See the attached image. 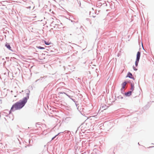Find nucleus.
<instances>
[{
    "label": "nucleus",
    "mask_w": 154,
    "mask_h": 154,
    "mask_svg": "<svg viewBox=\"0 0 154 154\" xmlns=\"http://www.w3.org/2000/svg\"><path fill=\"white\" fill-rule=\"evenodd\" d=\"M27 98L24 97L22 100H20V101L15 103L12 106L10 112L19 110L22 108L27 102Z\"/></svg>",
    "instance_id": "nucleus-1"
},
{
    "label": "nucleus",
    "mask_w": 154,
    "mask_h": 154,
    "mask_svg": "<svg viewBox=\"0 0 154 154\" xmlns=\"http://www.w3.org/2000/svg\"><path fill=\"white\" fill-rule=\"evenodd\" d=\"M140 55V53L139 51L137 52V59L135 61V65L137 66Z\"/></svg>",
    "instance_id": "nucleus-2"
},
{
    "label": "nucleus",
    "mask_w": 154,
    "mask_h": 154,
    "mask_svg": "<svg viewBox=\"0 0 154 154\" xmlns=\"http://www.w3.org/2000/svg\"><path fill=\"white\" fill-rule=\"evenodd\" d=\"M127 77H128L130 78H132L134 80V78L133 77L131 73L130 72H129L128 73L127 75Z\"/></svg>",
    "instance_id": "nucleus-3"
},
{
    "label": "nucleus",
    "mask_w": 154,
    "mask_h": 154,
    "mask_svg": "<svg viewBox=\"0 0 154 154\" xmlns=\"http://www.w3.org/2000/svg\"><path fill=\"white\" fill-rule=\"evenodd\" d=\"M126 82H123L122 84V89H123L125 88L126 85Z\"/></svg>",
    "instance_id": "nucleus-4"
},
{
    "label": "nucleus",
    "mask_w": 154,
    "mask_h": 154,
    "mask_svg": "<svg viewBox=\"0 0 154 154\" xmlns=\"http://www.w3.org/2000/svg\"><path fill=\"white\" fill-rule=\"evenodd\" d=\"M63 94V93L60 92L58 93L59 96H58L59 98H63V97L62 96V95Z\"/></svg>",
    "instance_id": "nucleus-5"
},
{
    "label": "nucleus",
    "mask_w": 154,
    "mask_h": 154,
    "mask_svg": "<svg viewBox=\"0 0 154 154\" xmlns=\"http://www.w3.org/2000/svg\"><path fill=\"white\" fill-rule=\"evenodd\" d=\"M44 41V42L45 44L47 45H49L51 44V42H49V41L46 42L45 41Z\"/></svg>",
    "instance_id": "nucleus-6"
},
{
    "label": "nucleus",
    "mask_w": 154,
    "mask_h": 154,
    "mask_svg": "<svg viewBox=\"0 0 154 154\" xmlns=\"http://www.w3.org/2000/svg\"><path fill=\"white\" fill-rule=\"evenodd\" d=\"M5 46L9 49H11V47L10 45L8 44H7L5 45Z\"/></svg>",
    "instance_id": "nucleus-7"
},
{
    "label": "nucleus",
    "mask_w": 154,
    "mask_h": 154,
    "mask_svg": "<svg viewBox=\"0 0 154 154\" xmlns=\"http://www.w3.org/2000/svg\"><path fill=\"white\" fill-rule=\"evenodd\" d=\"M131 91H130V92H127V93L125 94V95L126 96H129L131 95Z\"/></svg>",
    "instance_id": "nucleus-8"
},
{
    "label": "nucleus",
    "mask_w": 154,
    "mask_h": 154,
    "mask_svg": "<svg viewBox=\"0 0 154 154\" xmlns=\"http://www.w3.org/2000/svg\"><path fill=\"white\" fill-rule=\"evenodd\" d=\"M37 48H38L39 49H45V48L44 47H41V46L38 47H37Z\"/></svg>",
    "instance_id": "nucleus-9"
},
{
    "label": "nucleus",
    "mask_w": 154,
    "mask_h": 154,
    "mask_svg": "<svg viewBox=\"0 0 154 154\" xmlns=\"http://www.w3.org/2000/svg\"><path fill=\"white\" fill-rule=\"evenodd\" d=\"M134 86L133 85H131V90H132V91H133L134 90Z\"/></svg>",
    "instance_id": "nucleus-10"
},
{
    "label": "nucleus",
    "mask_w": 154,
    "mask_h": 154,
    "mask_svg": "<svg viewBox=\"0 0 154 154\" xmlns=\"http://www.w3.org/2000/svg\"><path fill=\"white\" fill-rule=\"evenodd\" d=\"M56 135V136H55V137H54L52 139V140H53L54 139V138L57 135Z\"/></svg>",
    "instance_id": "nucleus-11"
},
{
    "label": "nucleus",
    "mask_w": 154,
    "mask_h": 154,
    "mask_svg": "<svg viewBox=\"0 0 154 154\" xmlns=\"http://www.w3.org/2000/svg\"><path fill=\"white\" fill-rule=\"evenodd\" d=\"M133 69H134L135 70H137V69L135 68L134 66H133Z\"/></svg>",
    "instance_id": "nucleus-12"
}]
</instances>
